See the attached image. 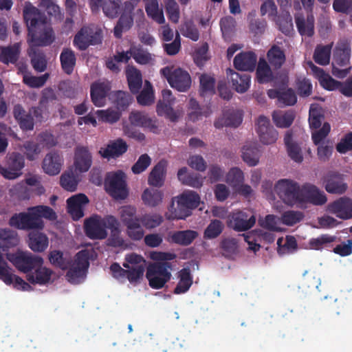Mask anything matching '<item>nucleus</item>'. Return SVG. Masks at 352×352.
<instances>
[{
    "label": "nucleus",
    "instance_id": "f257e3e1",
    "mask_svg": "<svg viewBox=\"0 0 352 352\" xmlns=\"http://www.w3.org/2000/svg\"><path fill=\"white\" fill-rule=\"evenodd\" d=\"M23 15L31 47L49 46L54 41V32L44 12L29 3L25 6Z\"/></svg>",
    "mask_w": 352,
    "mask_h": 352
},
{
    "label": "nucleus",
    "instance_id": "f03ea898",
    "mask_svg": "<svg viewBox=\"0 0 352 352\" xmlns=\"http://www.w3.org/2000/svg\"><path fill=\"white\" fill-rule=\"evenodd\" d=\"M176 257L177 255L171 252H153L151 254V258L155 262L147 267L146 277L151 288L162 289L170 280L173 266L168 261Z\"/></svg>",
    "mask_w": 352,
    "mask_h": 352
},
{
    "label": "nucleus",
    "instance_id": "7ed1b4c3",
    "mask_svg": "<svg viewBox=\"0 0 352 352\" xmlns=\"http://www.w3.org/2000/svg\"><path fill=\"white\" fill-rule=\"evenodd\" d=\"M177 199V207H175L172 201L169 212L170 214L169 219H185L192 214V210L197 208L201 202L199 195L193 190H185L175 197Z\"/></svg>",
    "mask_w": 352,
    "mask_h": 352
},
{
    "label": "nucleus",
    "instance_id": "20e7f679",
    "mask_svg": "<svg viewBox=\"0 0 352 352\" xmlns=\"http://www.w3.org/2000/svg\"><path fill=\"white\" fill-rule=\"evenodd\" d=\"M274 191L285 204L294 206L300 205L302 186L292 179H279L274 186Z\"/></svg>",
    "mask_w": 352,
    "mask_h": 352
},
{
    "label": "nucleus",
    "instance_id": "39448f33",
    "mask_svg": "<svg viewBox=\"0 0 352 352\" xmlns=\"http://www.w3.org/2000/svg\"><path fill=\"white\" fill-rule=\"evenodd\" d=\"M351 47L347 42H340L336 45L333 56L332 74L337 78H343L349 74L351 67L349 66Z\"/></svg>",
    "mask_w": 352,
    "mask_h": 352
},
{
    "label": "nucleus",
    "instance_id": "423d86ee",
    "mask_svg": "<svg viewBox=\"0 0 352 352\" xmlns=\"http://www.w3.org/2000/svg\"><path fill=\"white\" fill-rule=\"evenodd\" d=\"M9 225L23 230H41L44 228L43 221L36 216L32 207L30 208L27 212L13 214L9 220Z\"/></svg>",
    "mask_w": 352,
    "mask_h": 352
},
{
    "label": "nucleus",
    "instance_id": "0eeeda50",
    "mask_svg": "<svg viewBox=\"0 0 352 352\" xmlns=\"http://www.w3.org/2000/svg\"><path fill=\"white\" fill-rule=\"evenodd\" d=\"M8 260L21 272L30 273L36 267L43 265V259L30 252L17 251L8 256Z\"/></svg>",
    "mask_w": 352,
    "mask_h": 352
},
{
    "label": "nucleus",
    "instance_id": "6e6552de",
    "mask_svg": "<svg viewBox=\"0 0 352 352\" xmlns=\"http://www.w3.org/2000/svg\"><path fill=\"white\" fill-rule=\"evenodd\" d=\"M106 191L113 198L124 199L128 196L126 175L122 170L109 173L105 178Z\"/></svg>",
    "mask_w": 352,
    "mask_h": 352
},
{
    "label": "nucleus",
    "instance_id": "1a4fd4ad",
    "mask_svg": "<svg viewBox=\"0 0 352 352\" xmlns=\"http://www.w3.org/2000/svg\"><path fill=\"white\" fill-rule=\"evenodd\" d=\"M89 256L87 250L78 252L75 257L73 265L66 274L67 280L72 284H78L86 276L89 267Z\"/></svg>",
    "mask_w": 352,
    "mask_h": 352
},
{
    "label": "nucleus",
    "instance_id": "9d476101",
    "mask_svg": "<svg viewBox=\"0 0 352 352\" xmlns=\"http://www.w3.org/2000/svg\"><path fill=\"white\" fill-rule=\"evenodd\" d=\"M160 74L167 80L170 85L179 91H186L191 85V78L189 74L181 69H172L167 66L160 69Z\"/></svg>",
    "mask_w": 352,
    "mask_h": 352
},
{
    "label": "nucleus",
    "instance_id": "9b49d317",
    "mask_svg": "<svg viewBox=\"0 0 352 352\" xmlns=\"http://www.w3.org/2000/svg\"><path fill=\"white\" fill-rule=\"evenodd\" d=\"M19 243L17 233L10 229H0V278L6 282L10 283L11 275L7 263L4 261L1 254V250H4L3 246L6 248L16 246Z\"/></svg>",
    "mask_w": 352,
    "mask_h": 352
},
{
    "label": "nucleus",
    "instance_id": "f8f14e48",
    "mask_svg": "<svg viewBox=\"0 0 352 352\" xmlns=\"http://www.w3.org/2000/svg\"><path fill=\"white\" fill-rule=\"evenodd\" d=\"M102 34L100 30H94L88 26L82 27L73 39L74 46L80 51L86 50L91 45L102 43Z\"/></svg>",
    "mask_w": 352,
    "mask_h": 352
},
{
    "label": "nucleus",
    "instance_id": "ddd939ff",
    "mask_svg": "<svg viewBox=\"0 0 352 352\" xmlns=\"http://www.w3.org/2000/svg\"><path fill=\"white\" fill-rule=\"evenodd\" d=\"M288 78H283L280 85L277 89H270L267 91L268 97L271 99H277V104L279 107L293 106L297 102V96L294 90L288 88Z\"/></svg>",
    "mask_w": 352,
    "mask_h": 352
},
{
    "label": "nucleus",
    "instance_id": "4468645a",
    "mask_svg": "<svg viewBox=\"0 0 352 352\" xmlns=\"http://www.w3.org/2000/svg\"><path fill=\"white\" fill-rule=\"evenodd\" d=\"M108 216L102 218L99 215H93L85 219L84 230L86 236L90 239H104L107 236V228Z\"/></svg>",
    "mask_w": 352,
    "mask_h": 352
},
{
    "label": "nucleus",
    "instance_id": "2eb2a0df",
    "mask_svg": "<svg viewBox=\"0 0 352 352\" xmlns=\"http://www.w3.org/2000/svg\"><path fill=\"white\" fill-rule=\"evenodd\" d=\"M256 223V217L248 212L237 210L228 217V226L237 232L246 231L252 228Z\"/></svg>",
    "mask_w": 352,
    "mask_h": 352
},
{
    "label": "nucleus",
    "instance_id": "dca6fc26",
    "mask_svg": "<svg viewBox=\"0 0 352 352\" xmlns=\"http://www.w3.org/2000/svg\"><path fill=\"white\" fill-rule=\"evenodd\" d=\"M255 125L259 140L263 144H271L276 141L278 132L271 124L267 117L260 116L257 118Z\"/></svg>",
    "mask_w": 352,
    "mask_h": 352
},
{
    "label": "nucleus",
    "instance_id": "f3484780",
    "mask_svg": "<svg viewBox=\"0 0 352 352\" xmlns=\"http://www.w3.org/2000/svg\"><path fill=\"white\" fill-rule=\"evenodd\" d=\"M129 120L133 126L146 129L155 134L160 133L158 120L155 118L149 117L144 111H132L129 114Z\"/></svg>",
    "mask_w": 352,
    "mask_h": 352
},
{
    "label": "nucleus",
    "instance_id": "a211bd4d",
    "mask_svg": "<svg viewBox=\"0 0 352 352\" xmlns=\"http://www.w3.org/2000/svg\"><path fill=\"white\" fill-rule=\"evenodd\" d=\"M300 205L311 204L314 206H322L327 201L325 193L316 186L306 183L302 185Z\"/></svg>",
    "mask_w": 352,
    "mask_h": 352
},
{
    "label": "nucleus",
    "instance_id": "6ab92c4d",
    "mask_svg": "<svg viewBox=\"0 0 352 352\" xmlns=\"http://www.w3.org/2000/svg\"><path fill=\"white\" fill-rule=\"evenodd\" d=\"M330 213L342 219L352 218V199L348 197H342L328 205Z\"/></svg>",
    "mask_w": 352,
    "mask_h": 352
},
{
    "label": "nucleus",
    "instance_id": "aec40b11",
    "mask_svg": "<svg viewBox=\"0 0 352 352\" xmlns=\"http://www.w3.org/2000/svg\"><path fill=\"white\" fill-rule=\"evenodd\" d=\"M88 203V197L82 193L75 195L67 199V212L74 221H78L84 216V206Z\"/></svg>",
    "mask_w": 352,
    "mask_h": 352
},
{
    "label": "nucleus",
    "instance_id": "412c9836",
    "mask_svg": "<svg viewBox=\"0 0 352 352\" xmlns=\"http://www.w3.org/2000/svg\"><path fill=\"white\" fill-rule=\"evenodd\" d=\"M325 190L331 194L342 195L348 188L342 175L337 173L328 174L324 181Z\"/></svg>",
    "mask_w": 352,
    "mask_h": 352
},
{
    "label": "nucleus",
    "instance_id": "4be33fe9",
    "mask_svg": "<svg viewBox=\"0 0 352 352\" xmlns=\"http://www.w3.org/2000/svg\"><path fill=\"white\" fill-rule=\"evenodd\" d=\"M228 77H230L232 88L238 93H245L250 86V75L242 72H236L232 69L226 71Z\"/></svg>",
    "mask_w": 352,
    "mask_h": 352
},
{
    "label": "nucleus",
    "instance_id": "5701e85b",
    "mask_svg": "<svg viewBox=\"0 0 352 352\" xmlns=\"http://www.w3.org/2000/svg\"><path fill=\"white\" fill-rule=\"evenodd\" d=\"M167 166L168 162L165 160H161L154 166L148 177L150 186L160 188L164 184Z\"/></svg>",
    "mask_w": 352,
    "mask_h": 352
},
{
    "label": "nucleus",
    "instance_id": "b1692460",
    "mask_svg": "<svg viewBox=\"0 0 352 352\" xmlns=\"http://www.w3.org/2000/svg\"><path fill=\"white\" fill-rule=\"evenodd\" d=\"M12 114L22 131H28L34 129L33 116L29 112H26L21 104H17L14 106Z\"/></svg>",
    "mask_w": 352,
    "mask_h": 352
},
{
    "label": "nucleus",
    "instance_id": "393cba45",
    "mask_svg": "<svg viewBox=\"0 0 352 352\" xmlns=\"http://www.w3.org/2000/svg\"><path fill=\"white\" fill-rule=\"evenodd\" d=\"M74 166L80 173L87 172L92 164V155L86 146H78L75 149Z\"/></svg>",
    "mask_w": 352,
    "mask_h": 352
},
{
    "label": "nucleus",
    "instance_id": "a878e982",
    "mask_svg": "<svg viewBox=\"0 0 352 352\" xmlns=\"http://www.w3.org/2000/svg\"><path fill=\"white\" fill-rule=\"evenodd\" d=\"M233 63L237 70L252 72L256 67V55L253 52H241L234 57Z\"/></svg>",
    "mask_w": 352,
    "mask_h": 352
},
{
    "label": "nucleus",
    "instance_id": "bb28decb",
    "mask_svg": "<svg viewBox=\"0 0 352 352\" xmlns=\"http://www.w3.org/2000/svg\"><path fill=\"white\" fill-rule=\"evenodd\" d=\"M256 78L258 83L266 84L274 82V86H278V82L272 69V67L264 58H260L256 70Z\"/></svg>",
    "mask_w": 352,
    "mask_h": 352
},
{
    "label": "nucleus",
    "instance_id": "cd10ccee",
    "mask_svg": "<svg viewBox=\"0 0 352 352\" xmlns=\"http://www.w3.org/2000/svg\"><path fill=\"white\" fill-rule=\"evenodd\" d=\"M128 145L125 141L118 138L111 142L105 148H101L99 153L107 159L116 158L121 156L127 151Z\"/></svg>",
    "mask_w": 352,
    "mask_h": 352
},
{
    "label": "nucleus",
    "instance_id": "c85d7f7f",
    "mask_svg": "<svg viewBox=\"0 0 352 352\" xmlns=\"http://www.w3.org/2000/svg\"><path fill=\"white\" fill-rule=\"evenodd\" d=\"M242 114L239 111L228 109L223 112V116L214 122V126L217 129H221L223 126L237 127L242 122Z\"/></svg>",
    "mask_w": 352,
    "mask_h": 352
},
{
    "label": "nucleus",
    "instance_id": "c756f323",
    "mask_svg": "<svg viewBox=\"0 0 352 352\" xmlns=\"http://www.w3.org/2000/svg\"><path fill=\"white\" fill-rule=\"evenodd\" d=\"M34 272H31L26 275L27 280L33 285H45L51 282L53 271L46 267H36Z\"/></svg>",
    "mask_w": 352,
    "mask_h": 352
},
{
    "label": "nucleus",
    "instance_id": "7c9ffc66",
    "mask_svg": "<svg viewBox=\"0 0 352 352\" xmlns=\"http://www.w3.org/2000/svg\"><path fill=\"white\" fill-rule=\"evenodd\" d=\"M110 87L104 82H94L91 85L90 95L92 102L96 107H103Z\"/></svg>",
    "mask_w": 352,
    "mask_h": 352
},
{
    "label": "nucleus",
    "instance_id": "2f4dec72",
    "mask_svg": "<svg viewBox=\"0 0 352 352\" xmlns=\"http://www.w3.org/2000/svg\"><path fill=\"white\" fill-rule=\"evenodd\" d=\"M108 227L111 234L108 239V243L112 247H121L124 245V240L121 236V230L118 220L112 215H108Z\"/></svg>",
    "mask_w": 352,
    "mask_h": 352
},
{
    "label": "nucleus",
    "instance_id": "473e14b6",
    "mask_svg": "<svg viewBox=\"0 0 352 352\" xmlns=\"http://www.w3.org/2000/svg\"><path fill=\"white\" fill-rule=\"evenodd\" d=\"M267 62L274 70L280 69L286 62L284 50L280 47L273 45L267 52Z\"/></svg>",
    "mask_w": 352,
    "mask_h": 352
},
{
    "label": "nucleus",
    "instance_id": "72a5a7b5",
    "mask_svg": "<svg viewBox=\"0 0 352 352\" xmlns=\"http://www.w3.org/2000/svg\"><path fill=\"white\" fill-rule=\"evenodd\" d=\"M292 135V131H287L284 137V143L287 154L295 162L301 163L303 161L301 147L297 142L293 140Z\"/></svg>",
    "mask_w": 352,
    "mask_h": 352
},
{
    "label": "nucleus",
    "instance_id": "f704fd0d",
    "mask_svg": "<svg viewBox=\"0 0 352 352\" xmlns=\"http://www.w3.org/2000/svg\"><path fill=\"white\" fill-rule=\"evenodd\" d=\"M62 159L57 153H50L46 155L43 162V168L50 175L58 174L61 170Z\"/></svg>",
    "mask_w": 352,
    "mask_h": 352
},
{
    "label": "nucleus",
    "instance_id": "c9c22d12",
    "mask_svg": "<svg viewBox=\"0 0 352 352\" xmlns=\"http://www.w3.org/2000/svg\"><path fill=\"white\" fill-rule=\"evenodd\" d=\"M295 21L301 36L311 37L314 34V17L312 14L308 15L307 19L302 14L296 15Z\"/></svg>",
    "mask_w": 352,
    "mask_h": 352
},
{
    "label": "nucleus",
    "instance_id": "e433bc0d",
    "mask_svg": "<svg viewBox=\"0 0 352 352\" xmlns=\"http://www.w3.org/2000/svg\"><path fill=\"white\" fill-rule=\"evenodd\" d=\"M186 167L179 169L177 172L178 179L184 185L195 188H199L203 186V179L198 173H188Z\"/></svg>",
    "mask_w": 352,
    "mask_h": 352
},
{
    "label": "nucleus",
    "instance_id": "4c0bfd02",
    "mask_svg": "<svg viewBox=\"0 0 352 352\" xmlns=\"http://www.w3.org/2000/svg\"><path fill=\"white\" fill-rule=\"evenodd\" d=\"M126 76L129 90L133 94L139 93L142 85V76L140 71L133 66H129Z\"/></svg>",
    "mask_w": 352,
    "mask_h": 352
},
{
    "label": "nucleus",
    "instance_id": "58836bf2",
    "mask_svg": "<svg viewBox=\"0 0 352 352\" xmlns=\"http://www.w3.org/2000/svg\"><path fill=\"white\" fill-rule=\"evenodd\" d=\"M109 99L116 109L122 111L129 107L133 98L129 92L119 90L110 93Z\"/></svg>",
    "mask_w": 352,
    "mask_h": 352
},
{
    "label": "nucleus",
    "instance_id": "ea45409f",
    "mask_svg": "<svg viewBox=\"0 0 352 352\" xmlns=\"http://www.w3.org/2000/svg\"><path fill=\"white\" fill-rule=\"evenodd\" d=\"M242 158L250 166H256L259 161L260 150L255 142L246 144L242 148Z\"/></svg>",
    "mask_w": 352,
    "mask_h": 352
},
{
    "label": "nucleus",
    "instance_id": "a19ab883",
    "mask_svg": "<svg viewBox=\"0 0 352 352\" xmlns=\"http://www.w3.org/2000/svg\"><path fill=\"white\" fill-rule=\"evenodd\" d=\"M47 236L38 231H32L29 234V247L34 252H43L48 246Z\"/></svg>",
    "mask_w": 352,
    "mask_h": 352
},
{
    "label": "nucleus",
    "instance_id": "79ce46f5",
    "mask_svg": "<svg viewBox=\"0 0 352 352\" xmlns=\"http://www.w3.org/2000/svg\"><path fill=\"white\" fill-rule=\"evenodd\" d=\"M20 50L21 45L19 43L7 47H1L0 61L6 65L16 63L19 59Z\"/></svg>",
    "mask_w": 352,
    "mask_h": 352
},
{
    "label": "nucleus",
    "instance_id": "37998d69",
    "mask_svg": "<svg viewBox=\"0 0 352 352\" xmlns=\"http://www.w3.org/2000/svg\"><path fill=\"white\" fill-rule=\"evenodd\" d=\"M272 120L275 125L278 128H289L295 119L296 115L293 110L287 111H274L272 113Z\"/></svg>",
    "mask_w": 352,
    "mask_h": 352
},
{
    "label": "nucleus",
    "instance_id": "c03bdc74",
    "mask_svg": "<svg viewBox=\"0 0 352 352\" xmlns=\"http://www.w3.org/2000/svg\"><path fill=\"white\" fill-rule=\"evenodd\" d=\"M60 61L63 72L68 75L71 74L76 63L74 52L71 48H63L60 54Z\"/></svg>",
    "mask_w": 352,
    "mask_h": 352
},
{
    "label": "nucleus",
    "instance_id": "a18cd8bd",
    "mask_svg": "<svg viewBox=\"0 0 352 352\" xmlns=\"http://www.w3.org/2000/svg\"><path fill=\"white\" fill-rule=\"evenodd\" d=\"M178 274L179 280L173 292L175 294L186 293L192 284V276L189 268H183Z\"/></svg>",
    "mask_w": 352,
    "mask_h": 352
},
{
    "label": "nucleus",
    "instance_id": "49530a36",
    "mask_svg": "<svg viewBox=\"0 0 352 352\" xmlns=\"http://www.w3.org/2000/svg\"><path fill=\"white\" fill-rule=\"evenodd\" d=\"M33 68L38 72H44L47 68V59L44 52L37 47H31L28 52Z\"/></svg>",
    "mask_w": 352,
    "mask_h": 352
},
{
    "label": "nucleus",
    "instance_id": "de8ad7c7",
    "mask_svg": "<svg viewBox=\"0 0 352 352\" xmlns=\"http://www.w3.org/2000/svg\"><path fill=\"white\" fill-rule=\"evenodd\" d=\"M198 236V232L192 230H179L175 232L171 236V240L173 243L187 246L191 244Z\"/></svg>",
    "mask_w": 352,
    "mask_h": 352
},
{
    "label": "nucleus",
    "instance_id": "09e8293b",
    "mask_svg": "<svg viewBox=\"0 0 352 352\" xmlns=\"http://www.w3.org/2000/svg\"><path fill=\"white\" fill-rule=\"evenodd\" d=\"M164 194L161 190L146 188L142 194L143 203L149 207H155L162 202Z\"/></svg>",
    "mask_w": 352,
    "mask_h": 352
},
{
    "label": "nucleus",
    "instance_id": "8fccbe9b",
    "mask_svg": "<svg viewBox=\"0 0 352 352\" xmlns=\"http://www.w3.org/2000/svg\"><path fill=\"white\" fill-rule=\"evenodd\" d=\"M129 52L135 61L140 65L148 64L153 59L152 54L140 45L131 46Z\"/></svg>",
    "mask_w": 352,
    "mask_h": 352
},
{
    "label": "nucleus",
    "instance_id": "3c124183",
    "mask_svg": "<svg viewBox=\"0 0 352 352\" xmlns=\"http://www.w3.org/2000/svg\"><path fill=\"white\" fill-rule=\"evenodd\" d=\"M332 45H318L314 50L313 58L320 65H327L329 63Z\"/></svg>",
    "mask_w": 352,
    "mask_h": 352
},
{
    "label": "nucleus",
    "instance_id": "603ef678",
    "mask_svg": "<svg viewBox=\"0 0 352 352\" xmlns=\"http://www.w3.org/2000/svg\"><path fill=\"white\" fill-rule=\"evenodd\" d=\"M278 26V29L286 36H292L294 34V25L292 17L289 12H283L274 21Z\"/></svg>",
    "mask_w": 352,
    "mask_h": 352
},
{
    "label": "nucleus",
    "instance_id": "864d4df0",
    "mask_svg": "<svg viewBox=\"0 0 352 352\" xmlns=\"http://www.w3.org/2000/svg\"><path fill=\"white\" fill-rule=\"evenodd\" d=\"M189 109L190 112L188 113V116L192 122L201 119L202 117H208L211 113L210 108L201 107L198 102L194 98H190L189 100Z\"/></svg>",
    "mask_w": 352,
    "mask_h": 352
},
{
    "label": "nucleus",
    "instance_id": "5fc2aeb1",
    "mask_svg": "<svg viewBox=\"0 0 352 352\" xmlns=\"http://www.w3.org/2000/svg\"><path fill=\"white\" fill-rule=\"evenodd\" d=\"M219 247L226 258H232L238 253V240L233 237L223 239Z\"/></svg>",
    "mask_w": 352,
    "mask_h": 352
},
{
    "label": "nucleus",
    "instance_id": "6e6d98bb",
    "mask_svg": "<svg viewBox=\"0 0 352 352\" xmlns=\"http://www.w3.org/2000/svg\"><path fill=\"white\" fill-rule=\"evenodd\" d=\"M133 24V18L131 14L122 13L118 19L113 30V34L116 38H120L122 32L129 30Z\"/></svg>",
    "mask_w": 352,
    "mask_h": 352
},
{
    "label": "nucleus",
    "instance_id": "4d7b16f0",
    "mask_svg": "<svg viewBox=\"0 0 352 352\" xmlns=\"http://www.w3.org/2000/svg\"><path fill=\"white\" fill-rule=\"evenodd\" d=\"M171 102L166 103L164 101H158L156 106V111L159 116H164L172 122H175L178 120V115L172 107Z\"/></svg>",
    "mask_w": 352,
    "mask_h": 352
},
{
    "label": "nucleus",
    "instance_id": "13d9d810",
    "mask_svg": "<svg viewBox=\"0 0 352 352\" xmlns=\"http://www.w3.org/2000/svg\"><path fill=\"white\" fill-rule=\"evenodd\" d=\"M137 96L138 102L143 106H148L154 102V94L151 83L146 80L144 89Z\"/></svg>",
    "mask_w": 352,
    "mask_h": 352
},
{
    "label": "nucleus",
    "instance_id": "bf43d9fd",
    "mask_svg": "<svg viewBox=\"0 0 352 352\" xmlns=\"http://www.w3.org/2000/svg\"><path fill=\"white\" fill-rule=\"evenodd\" d=\"M146 4V12L147 15L159 24H163L165 19L162 10L159 9L157 0L148 1Z\"/></svg>",
    "mask_w": 352,
    "mask_h": 352
},
{
    "label": "nucleus",
    "instance_id": "052dcab7",
    "mask_svg": "<svg viewBox=\"0 0 352 352\" xmlns=\"http://www.w3.org/2000/svg\"><path fill=\"white\" fill-rule=\"evenodd\" d=\"M143 228L153 229L158 227L163 222V217L157 213L144 214L140 217Z\"/></svg>",
    "mask_w": 352,
    "mask_h": 352
},
{
    "label": "nucleus",
    "instance_id": "680f3d73",
    "mask_svg": "<svg viewBox=\"0 0 352 352\" xmlns=\"http://www.w3.org/2000/svg\"><path fill=\"white\" fill-rule=\"evenodd\" d=\"M6 165L13 168V170L22 173L21 170L25 166L24 156L18 152L8 154L6 157Z\"/></svg>",
    "mask_w": 352,
    "mask_h": 352
},
{
    "label": "nucleus",
    "instance_id": "e2e57ef3",
    "mask_svg": "<svg viewBox=\"0 0 352 352\" xmlns=\"http://www.w3.org/2000/svg\"><path fill=\"white\" fill-rule=\"evenodd\" d=\"M179 30L181 34L184 36L188 38L193 41H197L199 38V32L191 20L184 22L181 25Z\"/></svg>",
    "mask_w": 352,
    "mask_h": 352
},
{
    "label": "nucleus",
    "instance_id": "0e129e2a",
    "mask_svg": "<svg viewBox=\"0 0 352 352\" xmlns=\"http://www.w3.org/2000/svg\"><path fill=\"white\" fill-rule=\"evenodd\" d=\"M324 119L322 110L320 107L311 105L309 109V123L311 129H318L322 125Z\"/></svg>",
    "mask_w": 352,
    "mask_h": 352
},
{
    "label": "nucleus",
    "instance_id": "69168bd1",
    "mask_svg": "<svg viewBox=\"0 0 352 352\" xmlns=\"http://www.w3.org/2000/svg\"><path fill=\"white\" fill-rule=\"evenodd\" d=\"M226 182L234 189L244 182L243 171L237 168H232L226 175Z\"/></svg>",
    "mask_w": 352,
    "mask_h": 352
},
{
    "label": "nucleus",
    "instance_id": "338daca9",
    "mask_svg": "<svg viewBox=\"0 0 352 352\" xmlns=\"http://www.w3.org/2000/svg\"><path fill=\"white\" fill-rule=\"evenodd\" d=\"M125 226L126 234L132 240L139 241L144 237V230L140 219Z\"/></svg>",
    "mask_w": 352,
    "mask_h": 352
},
{
    "label": "nucleus",
    "instance_id": "774afa93",
    "mask_svg": "<svg viewBox=\"0 0 352 352\" xmlns=\"http://www.w3.org/2000/svg\"><path fill=\"white\" fill-rule=\"evenodd\" d=\"M136 208L131 206H124L122 207L120 214V219L124 226H126L132 222H135L140 219V217L136 215Z\"/></svg>",
    "mask_w": 352,
    "mask_h": 352
}]
</instances>
